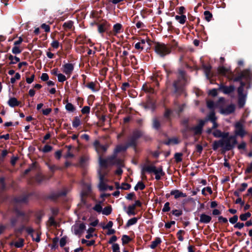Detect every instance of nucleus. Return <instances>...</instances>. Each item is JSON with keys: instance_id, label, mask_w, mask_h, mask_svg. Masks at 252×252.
<instances>
[{"instance_id": "473e14b6", "label": "nucleus", "mask_w": 252, "mask_h": 252, "mask_svg": "<svg viewBox=\"0 0 252 252\" xmlns=\"http://www.w3.org/2000/svg\"><path fill=\"white\" fill-rule=\"evenodd\" d=\"M40 233L38 232H35L34 234H32V237L33 241L36 242H39L40 240Z\"/></svg>"}, {"instance_id": "de8ad7c7", "label": "nucleus", "mask_w": 252, "mask_h": 252, "mask_svg": "<svg viewBox=\"0 0 252 252\" xmlns=\"http://www.w3.org/2000/svg\"><path fill=\"white\" fill-rule=\"evenodd\" d=\"M137 219L136 218H132L129 220L126 223L127 226H129L136 223Z\"/></svg>"}, {"instance_id": "c85d7f7f", "label": "nucleus", "mask_w": 252, "mask_h": 252, "mask_svg": "<svg viewBox=\"0 0 252 252\" xmlns=\"http://www.w3.org/2000/svg\"><path fill=\"white\" fill-rule=\"evenodd\" d=\"M175 19L178 21L180 24H184L187 19L186 15H182L181 16L176 15L175 16Z\"/></svg>"}, {"instance_id": "1a4fd4ad", "label": "nucleus", "mask_w": 252, "mask_h": 252, "mask_svg": "<svg viewBox=\"0 0 252 252\" xmlns=\"http://www.w3.org/2000/svg\"><path fill=\"white\" fill-rule=\"evenodd\" d=\"M206 121L205 120H200L197 126L192 127L190 128V130L195 135H200L202 133V128Z\"/></svg>"}, {"instance_id": "f8f14e48", "label": "nucleus", "mask_w": 252, "mask_h": 252, "mask_svg": "<svg viewBox=\"0 0 252 252\" xmlns=\"http://www.w3.org/2000/svg\"><path fill=\"white\" fill-rule=\"evenodd\" d=\"M214 109H210L211 112L208 116V120L211 121L213 123L212 129H215L218 126V124L216 122V117H215V113L214 112Z\"/></svg>"}, {"instance_id": "20e7f679", "label": "nucleus", "mask_w": 252, "mask_h": 252, "mask_svg": "<svg viewBox=\"0 0 252 252\" xmlns=\"http://www.w3.org/2000/svg\"><path fill=\"white\" fill-rule=\"evenodd\" d=\"M142 135V133L140 131H135L129 137L127 146H118L116 148V152H119L126 150L129 146H135L137 143L138 139Z\"/></svg>"}, {"instance_id": "09e8293b", "label": "nucleus", "mask_w": 252, "mask_h": 252, "mask_svg": "<svg viewBox=\"0 0 252 252\" xmlns=\"http://www.w3.org/2000/svg\"><path fill=\"white\" fill-rule=\"evenodd\" d=\"M45 179V177L41 173H38L36 176V180L38 183L41 182Z\"/></svg>"}, {"instance_id": "9b49d317", "label": "nucleus", "mask_w": 252, "mask_h": 252, "mask_svg": "<svg viewBox=\"0 0 252 252\" xmlns=\"http://www.w3.org/2000/svg\"><path fill=\"white\" fill-rule=\"evenodd\" d=\"M74 69V66L72 64L67 63H65L62 66V71L68 77L70 76Z\"/></svg>"}, {"instance_id": "13d9d810", "label": "nucleus", "mask_w": 252, "mask_h": 252, "mask_svg": "<svg viewBox=\"0 0 252 252\" xmlns=\"http://www.w3.org/2000/svg\"><path fill=\"white\" fill-rule=\"evenodd\" d=\"M112 250L113 252H120L119 246L117 244H113L112 245Z\"/></svg>"}, {"instance_id": "338daca9", "label": "nucleus", "mask_w": 252, "mask_h": 252, "mask_svg": "<svg viewBox=\"0 0 252 252\" xmlns=\"http://www.w3.org/2000/svg\"><path fill=\"white\" fill-rule=\"evenodd\" d=\"M66 238L65 237H63L61 239L60 241V245L61 247H63L66 244Z\"/></svg>"}, {"instance_id": "2f4dec72", "label": "nucleus", "mask_w": 252, "mask_h": 252, "mask_svg": "<svg viewBox=\"0 0 252 252\" xmlns=\"http://www.w3.org/2000/svg\"><path fill=\"white\" fill-rule=\"evenodd\" d=\"M81 124L80 118L78 116L75 117L72 121V126L73 127H77Z\"/></svg>"}, {"instance_id": "3c124183", "label": "nucleus", "mask_w": 252, "mask_h": 252, "mask_svg": "<svg viewBox=\"0 0 252 252\" xmlns=\"http://www.w3.org/2000/svg\"><path fill=\"white\" fill-rule=\"evenodd\" d=\"M57 77L58 81L60 82H63L66 79L65 76L62 73H59L58 74Z\"/></svg>"}, {"instance_id": "4c0bfd02", "label": "nucleus", "mask_w": 252, "mask_h": 252, "mask_svg": "<svg viewBox=\"0 0 252 252\" xmlns=\"http://www.w3.org/2000/svg\"><path fill=\"white\" fill-rule=\"evenodd\" d=\"M160 126V123L158 120L156 118L154 119L153 121V127L156 129H158L159 128Z\"/></svg>"}, {"instance_id": "603ef678", "label": "nucleus", "mask_w": 252, "mask_h": 252, "mask_svg": "<svg viewBox=\"0 0 252 252\" xmlns=\"http://www.w3.org/2000/svg\"><path fill=\"white\" fill-rule=\"evenodd\" d=\"M90 112V107L88 106H84L81 110L83 114H89Z\"/></svg>"}, {"instance_id": "72a5a7b5", "label": "nucleus", "mask_w": 252, "mask_h": 252, "mask_svg": "<svg viewBox=\"0 0 252 252\" xmlns=\"http://www.w3.org/2000/svg\"><path fill=\"white\" fill-rule=\"evenodd\" d=\"M8 59L9 60L11 61V64H15L17 63L20 62V59L16 56H13L12 55H10L8 57Z\"/></svg>"}, {"instance_id": "680f3d73", "label": "nucleus", "mask_w": 252, "mask_h": 252, "mask_svg": "<svg viewBox=\"0 0 252 252\" xmlns=\"http://www.w3.org/2000/svg\"><path fill=\"white\" fill-rule=\"evenodd\" d=\"M41 27L46 32H49L50 31V27L49 26V25H46V24H42Z\"/></svg>"}, {"instance_id": "c756f323", "label": "nucleus", "mask_w": 252, "mask_h": 252, "mask_svg": "<svg viewBox=\"0 0 252 252\" xmlns=\"http://www.w3.org/2000/svg\"><path fill=\"white\" fill-rule=\"evenodd\" d=\"M179 143V141L177 137H172L168 140L166 142L167 145H175Z\"/></svg>"}, {"instance_id": "a19ab883", "label": "nucleus", "mask_w": 252, "mask_h": 252, "mask_svg": "<svg viewBox=\"0 0 252 252\" xmlns=\"http://www.w3.org/2000/svg\"><path fill=\"white\" fill-rule=\"evenodd\" d=\"M95 85L96 84L94 83L91 82L87 84V87L91 89L93 92H95L97 91L95 89Z\"/></svg>"}, {"instance_id": "b1692460", "label": "nucleus", "mask_w": 252, "mask_h": 252, "mask_svg": "<svg viewBox=\"0 0 252 252\" xmlns=\"http://www.w3.org/2000/svg\"><path fill=\"white\" fill-rule=\"evenodd\" d=\"M107 26L105 22L97 24L98 31L99 33L104 32L107 29Z\"/></svg>"}, {"instance_id": "cd10ccee", "label": "nucleus", "mask_w": 252, "mask_h": 252, "mask_svg": "<svg viewBox=\"0 0 252 252\" xmlns=\"http://www.w3.org/2000/svg\"><path fill=\"white\" fill-rule=\"evenodd\" d=\"M218 72L220 74L226 75L229 73V69L223 66H220L218 68Z\"/></svg>"}, {"instance_id": "7ed1b4c3", "label": "nucleus", "mask_w": 252, "mask_h": 252, "mask_svg": "<svg viewBox=\"0 0 252 252\" xmlns=\"http://www.w3.org/2000/svg\"><path fill=\"white\" fill-rule=\"evenodd\" d=\"M237 143L236 136H231L225 139H221L213 143V148L214 150L219 147H224L227 150L232 148Z\"/></svg>"}, {"instance_id": "f03ea898", "label": "nucleus", "mask_w": 252, "mask_h": 252, "mask_svg": "<svg viewBox=\"0 0 252 252\" xmlns=\"http://www.w3.org/2000/svg\"><path fill=\"white\" fill-rule=\"evenodd\" d=\"M225 99L221 97L216 103L211 100L207 101V105L208 108L210 109H219L220 113L224 115H228L233 112L235 110L234 105L230 104L225 107Z\"/></svg>"}, {"instance_id": "6e6d98bb", "label": "nucleus", "mask_w": 252, "mask_h": 252, "mask_svg": "<svg viewBox=\"0 0 252 252\" xmlns=\"http://www.w3.org/2000/svg\"><path fill=\"white\" fill-rule=\"evenodd\" d=\"M122 240L123 244H127L130 241V239L128 236L124 235L122 237Z\"/></svg>"}, {"instance_id": "ea45409f", "label": "nucleus", "mask_w": 252, "mask_h": 252, "mask_svg": "<svg viewBox=\"0 0 252 252\" xmlns=\"http://www.w3.org/2000/svg\"><path fill=\"white\" fill-rule=\"evenodd\" d=\"M205 19L208 22H209L212 17V14L209 11H205L204 12Z\"/></svg>"}, {"instance_id": "49530a36", "label": "nucleus", "mask_w": 252, "mask_h": 252, "mask_svg": "<svg viewBox=\"0 0 252 252\" xmlns=\"http://www.w3.org/2000/svg\"><path fill=\"white\" fill-rule=\"evenodd\" d=\"M73 26V22L72 21H68L64 23L63 27L66 29H70Z\"/></svg>"}, {"instance_id": "9d476101", "label": "nucleus", "mask_w": 252, "mask_h": 252, "mask_svg": "<svg viewBox=\"0 0 252 252\" xmlns=\"http://www.w3.org/2000/svg\"><path fill=\"white\" fill-rule=\"evenodd\" d=\"M94 145L97 154L100 156V155L105 152L107 149V145H103L100 144L98 141L96 140L94 142Z\"/></svg>"}, {"instance_id": "412c9836", "label": "nucleus", "mask_w": 252, "mask_h": 252, "mask_svg": "<svg viewBox=\"0 0 252 252\" xmlns=\"http://www.w3.org/2000/svg\"><path fill=\"white\" fill-rule=\"evenodd\" d=\"M153 173L155 175L157 180L160 179L161 176L163 175L162 170L160 167L158 168L155 167Z\"/></svg>"}, {"instance_id": "6e6552de", "label": "nucleus", "mask_w": 252, "mask_h": 252, "mask_svg": "<svg viewBox=\"0 0 252 252\" xmlns=\"http://www.w3.org/2000/svg\"><path fill=\"white\" fill-rule=\"evenodd\" d=\"M245 85V84L241 82V86L238 89L239 104L240 107H243L245 104V99L246 95L243 94L244 87Z\"/></svg>"}, {"instance_id": "393cba45", "label": "nucleus", "mask_w": 252, "mask_h": 252, "mask_svg": "<svg viewBox=\"0 0 252 252\" xmlns=\"http://www.w3.org/2000/svg\"><path fill=\"white\" fill-rule=\"evenodd\" d=\"M142 89L145 92L150 93V94H153L155 92L153 88L150 85L147 84L143 85Z\"/></svg>"}, {"instance_id": "5701e85b", "label": "nucleus", "mask_w": 252, "mask_h": 252, "mask_svg": "<svg viewBox=\"0 0 252 252\" xmlns=\"http://www.w3.org/2000/svg\"><path fill=\"white\" fill-rule=\"evenodd\" d=\"M19 103V102L15 97L10 98L8 101V105L12 107L18 106Z\"/></svg>"}, {"instance_id": "4d7b16f0", "label": "nucleus", "mask_w": 252, "mask_h": 252, "mask_svg": "<svg viewBox=\"0 0 252 252\" xmlns=\"http://www.w3.org/2000/svg\"><path fill=\"white\" fill-rule=\"evenodd\" d=\"M52 149V147L51 146L46 145L43 147V148L42 149V151L44 153H47V152H49L50 151H51Z\"/></svg>"}, {"instance_id": "ddd939ff", "label": "nucleus", "mask_w": 252, "mask_h": 252, "mask_svg": "<svg viewBox=\"0 0 252 252\" xmlns=\"http://www.w3.org/2000/svg\"><path fill=\"white\" fill-rule=\"evenodd\" d=\"M85 225L84 223H80L74 225L73 228L74 233L76 235L82 233L85 229Z\"/></svg>"}, {"instance_id": "a878e982", "label": "nucleus", "mask_w": 252, "mask_h": 252, "mask_svg": "<svg viewBox=\"0 0 252 252\" xmlns=\"http://www.w3.org/2000/svg\"><path fill=\"white\" fill-rule=\"evenodd\" d=\"M145 43L146 40L145 39H141L140 42H137L135 44V48L136 49H140L142 50L144 49Z\"/></svg>"}, {"instance_id": "a18cd8bd", "label": "nucleus", "mask_w": 252, "mask_h": 252, "mask_svg": "<svg viewBox=\"0 0 252 252\" xmlns=\"http://www.w3.org/2000/svg\"><path fill=\"white\" fill-rule=\"evenodd\" d=\"M21 76L19 73H16L14 77H12L10 79V82L12 84H14L16 80H19L20 79Z\"/></svg>"}, {"instance_id": "7c9ffc66", "label": "nucleus", "mask_w": 252, "mask_h": 252, "mask_svg": "<svg viewBox=\"0 0 252 252\" xmlns=\"http://www.w3.org/2000/svg\"><path fill=\"white\" fill-rule=\"evenodd\" d=\"M161 243V240L159 238H156V239L152 242L151 245L150 246V248L151 249L156 248L157 246Z\"/></svg>"}, {"instance_id": "58836bf2", "label": "nucleus", "mask_w": 252, "mask_h": 252, "mask_svg": "<svg viewBox=\"0 0 252 252\" xmlns=\"http://www.w3.org/2000/svg\"><path fill=\"white\" fill-rule=\"evenodd\" d=\"M24 240L23 239L20 238L18 241L14 243V246L16 248H21L24 245Z\"/></svg>"}, {"instance_id": "f704fd0d", "label": "nucleus", "mask_w": 252, "mask_h": 252, "mask_svg": "<svg viewBox=\"0 0 252 252\" xmlns=\"http://www.w3.org/2000/svg\"><path fill=\"white\" fill-rule=\"evenodd\" d=\"M134 206L130 205L128 207L127 210L126 211L127 214L129 216L134 215L135 214L134 210H135Z\"/></svg>"}, {"instance_id": "dca6fc26", "label": "nucleus", "mask_w": 252, "mask_h": 252, "mask_svg": "<svg viewBox=\"0 0 252 252\" xmlns=\"http://www.w3.org/2000/svg\"><path fill=\"white\" fill-rule=\"evenodd\" d=\"M212 133L216 137H222L223 138H227L229 135L228 132H221L218 129L215 130Z\"/></svg>"}, {"instance_id": "8fccbe9b", "label": "nucleus", "mask_w": 252, "mask_h": 252, "mask_svg": "<svg viewBox=\"0 0 252 252\" xmlns=\"http://www.w3.org/2000/svg\"><path fill=\"white\" fill-rule=\"evenodd\" d=\"M250 77V72L248 70H245L241 73V78H246L247 80Z\"/></svg>"}, {"instance_id": "bb28decb", "label": "nucleus", "mask_w": 252, "mask_h": 252, "mask_svg": "<svg viewBox=\"0 0 252 252\" xmlns=\"http://www.w3.org/2000/svg\"><path fill=\"white\" fill-rule=\"evenodd\" d=\"M122 28V25L121 24L117 23L115 24L113 26V31L114 34L116 35L117 34L120 33L121 32Z\"/></svg>"}, {"instance_id": "c03bdc74", "label": "nucleus", "mask_w": 252, "mask_h": 252, "mask_svg": "<svg viewBox=\"0 0 252 252\" xmlns=\"http://www.w3.org/2000/svg\"><path fill=\"white\" fill-rule=\"evenodd\" d=\"M111 211L112 209L110 206L106 207L104 208L103 210H102V213L105 215H109L111 213Z\"/></svg>"}, {"instance_id": "bf43d9fd", "label": "nucleus", "mask_w": 252, "mask_h": 252, "mask_svg": "<svg viewBox=\"0 0 252 252\" xmlns=\"http://www.w3.org/2000/svg\"><path fill=\"white\" fill-rule=\"evenodd\" d=\"M170 208L169 207V202H166L165 203L164 206H163V208L162 209V211L163 212H168L170 210Z\"/></svg>"}, {"instance_id": "37998d69", "label": "nucleus", "mask_w": 252, "mask_h": 252, "mask_svg": "<svg viewBox=\"0 0 252 252\" xmlns=\"http://www.w3.org/2000/svg\"><path fill=\"white\" fill-rule=\"evenodd\" d=\"M25 229L27 232L31 235L32 236V234H34V230L31 227L26 228L25 226H22L20 231H22L23 229Z\"/></svg>"}, {"instance_id": "052dcab7", "label": "nucleus", "mask_w": 252, "mask_h": 252, "mask_svg": "<svg viewBox=\"0 0 252 252\" xmlns=\"http://www.w3.org/2000/svg\"><path fill=\"white\" fill-rule=\"evenodd\" d=\"M51 45L53 48L57 49L59 46V42L56 40H53Z\"/></svg>"}, {"instance_id": "c9c22d12", "label": "nucleus", "mask_w": 252, "mask_h": 252, "mask_svg": "<svg viewBox=\"0 0 252 252\" xmlns=\"http://www.w3.org/2000/svg\"><path fill=\"white\" fill-rule=\"evenodd\" d=\"M22 51V50L18 45H14L12 49V52L14 54H19Z\"/></svg>"}, {"instance_id": "79ce46f5", "label": "nucleus", "mask_w": 252, "mask_h": 252, "mask_svg": "<svg viewBox=\"0 0 252 252\" xmlns=\"http://www.w3.org/2000/svg\"><path fill=\"white\" fill-rule=\"evenodd\" d=\"M65 109L69 112H73L75 107L71 103H67L65 105Z\"/></svg>"}, {"instance_id": "e433bc0d", "label": "nucleus", "mask_w": 252, "mask_h": 252, "mask_svg": "<svg viewBox=\"0 0 252 252\" xmlns=\"http://www.w3.org/2000/svg\"><path fill=\"white\" fill-rule=\"evenodd\" d=\"M251 214L249 212H247L245 214H242L240 216V219L242 221L246 220L249 218L251 217Z\"/></svg>"}, {"instance_id": "a211bd4d", "label": "nucleus", "mask_w": 252, "mask_h": 252, "mask_svg": "<svg viewBox=\"0 0 252 252\" xmlns=\"http://www.w3.org/2000/svg\"><path fill=\"white\" fill-rule=\"evenodd\" d=\"M170 194L174 196L175 199H178L181 197H184L186 196V194L180 191L179 190H173Z\"/></svg>"}, {"instance_id": "5fc2aeb1", "label": "nucleus", "mask_w": 252, "mask_h": 252, "mask_svg": "<svg viewBox=\"0 0 252 252\" xmlns=\"http://www.w3.org/2000/svg\"><path fill=\"white\" fill-rule=\"evenodd\" d=\"M182 154L180 153H177L175 154V159L177 162H180L182 160Z\"/></svg>"}, {"instance_id": "774afa93", "label": "nucleus", "mask_w": 252, "mask_h": 252, "mask_svg": "<svg viewBox=\"0 0 252 252\" xmlns=\"http://www.w3.org/2000/svg\"><path fill=\"white\" fill-rule=\"evenodd\" d=\"M49 79L48 75L46 73H43L42 74L41 76V79L42 81H47Z\"/></svg>"}, {"instance_id": "39448f33", "label": "nucleus", "mask_w": 252, "mask_h": 252, "mask_svg": "<svg viewBox=\"0 0 252 252\" xmlns=\"http://www.w3.org/2000/svg\"><path fill=\"white\" fill-rule=\"evenodd\" d=\"M154 48L156 53L162 57L168 55L170 52V48L163 43H158L156 44Z\"/></svg>"}, {"instance_id": "0e129e2a", "label": "nucleus", "mask_w": 252, "mask_h": 252, "mask_svg": "<svg viewBox=\"0 0 252 252\" xmlns=\"http://www.w3.org/2000/svg\"><path fill=\"white\" fill-rule=\"evenodd\" d=\"M34 76H35L34 74H32L30 77H27L26 78V82L28 84H31L34 80Z\"/></svg>"}, {"instance_id": "6ab92c4d", "label": "nucleus", "mask_w": 252, "mask_h": 252, "mask_svg": "<svg viewBox=\"0 0 252 252\" xmlns=\"http://www.w3.org/2000/svg\"><path fill=\"white\" fill-rule=\"evenodd\" d=\"M211 220V217L208 215L202 214L200 216V222L204 223H209Z\"/></svg>"}, {"instance_id": "4468645a", "label": "nucleus", "mask_w": 252, "mask_h": 252, "mask_svg": "<svg viewBox=\"0 0 252 252\" xmlns=\"http://www.w3.org/2000/svg\"><path fill=\"white\" fill-rule=\"evenodd\" d=\"M219 90L225 94H229L234 91V87L232 85L226 86L221 84L219 87Z\"/></svg>"}, {"instance_id": "423d86ee", "label": "nucleus", "mask_w": 252, "mask_h": 252, "mask_svg": "<svg viewBox=\"0 0 252 252\" xmlns=\"http://www.w3.org/2000/svg\"><path fill=\"white\" fill-rule=\"evenodd\" d=\"M186 82L185 72L182 70L179 71L178 79L174 83V87L176 91L181 88Z\"/></svg>"}, {"instance_id": "f257e3e1", "label": "nucleus", "mask_w": 252, "mask_h": 252, "mask_svg": "<svg viewBox=\"0 0 252 252\" xmlns=\"http://www.w3.org/2000/svg\"><path fill=\"white\" fill-rule=\"evenodd\" d=\"M99 165L100 169L98 171L99 176V189H113V187L110 184L107 177V172L105 168L110 163L109 159H103L99 156Z\"/></svg>"}, {"instance_id": "2eb2a0df", "label": "nucleus", "mask_w": 252, "mask_h": 252, "mask_svg": "<svg viewBox=\"0 0 252 252\" xmlns=\"http://www.w3.org/2000/svg\"><path fill=\"white\" fill-rule=\"evenodd\" d=\"M18 220H20L23 224L27 222L29 220V216L23 212H18L17 213Z\"/></svg>"}, {"instance_id": "e2e57ef3", "label": "nucleus", "mask_w": 252, "mask_h": 252, "mask_svg": "<svg viewBox=\"0 0 252 252\" xmlns=\"http://www.w3.org/2000/svg\"><path fill=\"white\" fill-rule=\"evenodd\" d=\"M94 209L99 213L102 212V207L100 204L95 205V206L94 207Z\"/></svg>"}, {"instance_id": "864d4df0", "label": "nucleus", "mask_w": 252, "mask_h": 252, "mask_svg": "<svg viewBox=\"0 0 252 252\" xmlns=\"http://www.w3.org/2000/svg\"><path fill=\"white\" fill-rule=\"evenodd\" d=\"M145 188V186L142 182H139L134 187V189H144Z\"/></svg>"}, {"instance_id": "f3484780", "label": "nucleus", "mask_w": 252, "mask_h": 252, "mask_svg": "<svg viewBox=\"0 0 252 252\" xmlns=\"http://www.w3.org/2000/svg\"><path fill=\"white\" fill-rule=\"evenodd\" d=\"M203 67L206 77L208 79L211 77L213 76L212 73L211 72V66L209 65H206L205 64H203Z\"/></svg>"}, {"instance_id": "69168bd1", "label": "nucleus", "mask_w": 252, "mask_h": 252, "mask_svg": "<svg viewBox=\"0 0 252 252\" xmlns=\"http://www.w3.org/2000/svg\"><path fill=\"white\" fill-rule=\"evenodd\" d=\"M238 220L237 216H234L233 217L229 219V221L230 223L234 224Z\"/></svg>"}, {"instance_id": "aec40b11", "label": "nucleus", "mask_w": 252, "mask_h": 252, "mask_svg": "<svg viewBox=\"0 0 252 252\" xmlns=\"http://www.w3.org/2000/svg\"><path fill=\"white\" fill-rule=\"evenodd\" d=\"M156 166L154 165H145L142 168V173L144 174L145 172H148L149 173H153L154 170Z\"/></svg>"}, {"instance_id": "4be33fe9", "label": "nucleus", "mask_w": 252, "mask_h": 252, "mask_svg": "<svg viewBox=\"0 0 252 252\" xmlns=\"http://www.w3.org/2000/svg\"><path fill=\"white\" fill-rule=\"evenodd\" d=\"M30 196V195H24L23 196H21L19 197H18L15 198V200L17 202L19 203H26L27 202L28 200V198Z\"/></svg>"}, {"instance_id": "0eeeda50", "label": "nucleus", "mask_w": 252, "mask_h": 252, "mask_svg": "<svg viewBox=\"0 0 252 252\" xmlns=\"http://www.w3.org/2000/svg\"><path fill=\"white\" fill-rule=\"evenodd\" d=\"M235 134L236 136L243 137L247 132L244 128L243 124L241 122H237L235 125Z\"/></svg>"}]
</instances>
